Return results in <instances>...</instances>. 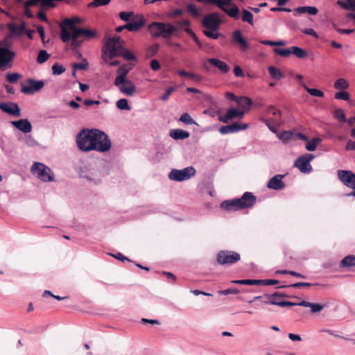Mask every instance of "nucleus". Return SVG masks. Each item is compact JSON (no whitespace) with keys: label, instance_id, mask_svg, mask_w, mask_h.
Listing matches in <instances>:
<instances>
[{"label":"nucleus","instance_id":"nucleus-1","mask_svg":"<svg viewBox=\"0 0 355 355\" xmlns=\"http://www.w3.org/2000/svg\"><path fill=\"white\" fill-rule=\"evenodd\" d=\"M94 129L83 128L76 137L77 146L83 152L92 151L96 148L94 145Z\"/></svg>","mask_w":355,"mask_h":355},{"label":"nucleus","instance_id":"nucleus-2","mask_svg":"<svg viewBox=\"0 0 355 355\" xmlns=\"http://www.w3.org/2000/svg\"><path fill=\"white\" fill-rule=\"evenodd\" d=\"M123 41L119 36H114L109 38L106 42L103 49L102 58L107 61V59H112L115 57L119 56L123 46H122Z\"/></svg>","mask_w":355,"mask_h":355},{"label":"nucleus","instance_id":"nucleus-3","mask_svg":"<svg viewBox=\"0 0 355 355\" xmlns=\"http://www.w3.org/2000/svg\"><path fill=\"white\" fill-rule=\"evenodd\" d=\"M31 172L42 182H51L55 180V175L53 171L43 163L34 162L31 166Z\"/></svg>","mask_w":355,"mask_h":355},{"label":"nucleus","instance_id":"nucleus-4","mask_svg":"<svg viewBox=\"0 0 355 355\" xmlns=\"http://www.w3.org/2000/svg\"><path fill=\"white\" fill-rule=\"evenodd\" d=\"M94 137L95 138L94 145L96 146V149L93 150L104 153L108 151L112 146L111 140L104 132L98 129H94Z\"/></svg>","mask_w":355,"mask_h":355},{"label":"nucleus","instance_id":"nucleus-5","mask_svg":"<svg viewBox=\"0 0 355 355\" xmlns=\"http://www.w3.org/2000/svg\"><path fill=\"white\" fill-rule=\"evenodd\" d=\"M150 27L153 28L154 37H162L164 38L171 37L176 31V27L172 24L162 22H154Z\"/></svg>","mask_w":355,"mask_h":355},{"label":"nucleus","instance_id":"nucleus-6","mask_svg":"<svg viewBox=\"0 0 355 355\" xmlns=\"http://www.w3.org/2000/svg\"><path fill=\"white\" fill-rule=\"evenodd\" d=\"M196 171L193 166H187L182 169H172L168 173V178L175 182H182L195 175Z\"/></svg>","mask_w":355,"mask_h":355},{"label":"nucleus","instance_id":"nucleus-7","mask_svg":"<svg viewBox=\"0 0 355 355\" xmlns=\"http://www.w3.org/2000/svg\"><path fill=\"white\" fill-rule=\"evenodd\" d=\"M207 3H213L216 5L220 9L225 12L229 17H232L235 19L240 18L239 9L234 5L231 8H228L227 6L231 4L232 0H205Z\"/></svg>","mask_w":355,"mask_h":355},{"label":"nucleus","instance_id":"nucleus-8","mask_svg":"<svg viewBox=\"0 0 355 355\" xmlns=\"http://www.w3.org/2000/svg\"><path fill=\"white\" fill-rule=\"evenodd\" d=\"M241 259L239 253L231 250H221L217 253L216 261L218 264L232 265Z\"/></svg>","mask_w":355,"mask_h":355},{"label":"nucleus","instance_id":"nucleus-9","mask_svg":"<svg viewBox=\"0 0 355 355\" xmlns=\"http://www.w3.org/2000/svg\"><path fill=\"white\" fill-rule=\"evenodd\" d=\"M338 176L344 185L353 189L352 192L345 193L344 196L345 197H355V174L351 171L339 170Z\"/></svg>","mask_w":355,"mask_h":355},{"label":"nucleus","instance_id":"nucleus-10","mask_svg":"<svg viewBox=\"0 0 355 355\" xmlns=\"http://www.w3.org/2000/svg\"><path fill=\"white\" fill-rule=\"evenodd\" d=\"M315 156L312 154L306 153L299 157L294 163L300 172L303 173H309L312 171V166L310 162L314 159Z\"/></svg>","mask_w":355,"mask_h":355},{"label":"nucleus","instance_id":"nucleus-11","mask_svg":"<svg viewBox=\"0 0 355 355\" xmlns=\"http://www.w3.org/2000/svg\"><path fill=\"white\" fill-rule=\"evenodd\" d=\"M221 21L217 12H212L207 15L202 19V26L211 31H218Z\"/></svg>","mask_w":355,"mask_h":355},{"label":"nucleus","instance_id":"nucleus-12","mask_svg":"<svg viewBox=\"0 0 355 355\" xmlns=\"http://www.w3.org/2000/svg\"><path fill=\"white\" fill-rule=\"evenodd\" d=\"M114 84L122 94L128 96H132L136 93L135 84L128 79H125L122 82L114 80Z\"/></svg>","mask_w":355,"mask_h":355},{"label":"nucleus","instance_id":"nucleus-13","mask_svg":"<svg viewBox=\"0 0 355 355\" xmlns=\"http://www.w3.org/2000/svg\"><path fill=\"white\" fill-rule=\"evenodd\" d=\"M60 38L63 42H68L71 40V46L73 49H78L81 45L78 38L74 37V32H70L66 27L61 26Z\"/></svg>","mask_w":355,"mask_h":355},{"label":"nucleus","instance_id":"nucleus-14","mask_svg":"<svg viewBox=\"0 0 355 355\" xmlns=\"http://www.w3.org/2000/svg\"><path fill=\"white\" fill-rule=\"evenodd\" d=\"M15 56V52L1 46V71L6 70L12 67V60Z\"/></svg>","mask_w":355,"mask_h":355},{"label":"nucleus","instance_id":"nucleus-15","mask_svg":"<svg viewBox=\"0 0 355 355\" xmlns=\"http://www.w3.org/2000/svg\"><path fill=\"white\" fill-rule=\"evenodd\" d=\"M236 199L239 209L251 207L256 202V196L250 192H245L241 198Z\"/></svg>","mask_w":355,"mask_h":355},{"label":"nucleus","instance_id":"nucleus-16","mask_svg":"<svg viewBox=\"0 0 355 355\" xmlns=\"http://www.w3.org/2000/svg\"><path fill=\"white\" fill-rule=\"evenodd\" d=\"M28 85L24 86L21 88V92L24 94H33L35 92H38L44 85L43 80H35L33 79H28Z\"/></svg>","mask_w":355,"mask_h":355},{"label":"nucleus","instance_id":"nucleus-17","mask_svg":"<svg viewBox=\"0 0 355 355\" xmlns=\"http://www.w3.org/2000/svg\"><path fill=\"white\" fill-rule=\"evenodd\" d=\"M248 127V125L246 123H243L241 125L239 124L236 122H234L230 125H223L219 128V132L222 135H227L230 133L237 132L240 130H245Z\"/></svg>","mask_w":355,"mask_h":355},{"label":"nucleus","instance_id":"nucleus-18","mask_svg":"<svg viewBox=\"0 0 355 355\" xmlns=\"http://www.w3.org/2000/svg\"><path fill=\"white\" fill-rule=\"evenodd\" d=\"M145 19L142 16L137 15L125 24V28L131 32H137L145 25Z\"/></svg>","mask_w":355,"mask_h":355},{"label":"nucleus","instance_id":"nucleus-19","mask_svg":"<svg viewBox=\"0 0 355 355\" xmlns=\"http://www.w3.org/2000/svg\"><path fill=\"white\" fill-rule=\"evenodd\" d=\"M1 111L15 117L21 116V110L19 107L17 103L13 102L1 103Z\"/></svg>","mask_w":355,"mask_h":355},{"label":"nucleus","instance_id":"nucleus-20","mask_svg":"<svg viewBox=\"0 0 355 355\" xmlns=\"http://www.w3.org/2000/svg\"><path fill=\"white\" fill-rule=\"evenodd\" d=\"M285 175H276L272 177L267 183V187L273 190H282L285 187L283 178Z\"/></svg>","mask_w":355,"mask_h":355},{"label":"nucleus","instance_id":"nucleus-21","mask_svg":"<svg viewBox=\"0 0 355 355\" xmlns=\"http://www.w3.org/2000/svg\"><path fill=\"white\" fill-rule=\"evenodd\" d=\"M10 123L14 127L24 133H29L32 131V125L26 119L12 121Z\"/></svg>","mask_w":355,"mask_h":355},{"label":"nucleus","instance_id":"nucleus-22","mask_svg":"<svg viewBox=\"0 0 355 355\" xmlns=\"http://www.w3.org/2000/svg\"><path fill=\"white\" fill-rule=\"evenodd\" d=\"M97 33L94 30L87 28H79L74 30V37L79 38L80 37H84L86 40H90L96 37Z\"/></svg>","mask_w":355,"mask_h":355},{"label":"nucleus","instance_id":"nucleus-23","mask_svg":"<svg viewBox=\"0 0 355 355\" xmlns=\"http://www.w3.org/2000/svg\"><path fill=\"white\" fill-rule=\"evenodd\" d=\"M232 40L234 43L239 45L242 50L245 51L248 49V44L247 41L245 40V38L243 37L240 30H236L234 31L232 34Z\"/></svg>","mask_w":355,"mask_h":355},{"label":"nucleus","instance_id":"nucleus-24","mask_svg":"<svg viewBox=\"0 0 355 355\" xmlns=\"http://www.w3.org/2000/svg\"><path fill=\"white\" fill-rule=\"evenodd\" d=\"M208 62L211 65L217 67L222 73H225L230 71V67L223 61L216 58H209Z\"/></svg>","mask_w":355,"mask_h":355},{"label":"nucleus","instance_id":"nucleus-25","mask_svg":"<svg viewBox=\"0 0 355 355\" xmlns=\"http://www.w3.org/2000/svg\"><path fill=\"white\" fill-rule=\"evenodd\" d=\"M80 22V19L78 17H73V18H67L63 20L61 26H63L64 27H66L70 32H74V30L79 29L78 28L76 27V24Z\"/></svg>","mask_w":355,"mask_h":355},{"label":"nucleus","instance_id":"nucleus-26","mask_svg":"<svg viewBox=\"0 0 355 355\" xmlns=\"http://www.w3.org/2000/svg\"><path fill=\"white\" fill-rule=\"evenodd\" d=\"M298 304L300 306L310 308L311 312L312 313H318L321 311L324 308V305L318 303H311L305 300H302L301 302H298Z\"/></svg>","mask_w":355,"mask_h":355},{"label":"nucleus","instance_id":"nucleus-27","mask_svg":"<svg viewBox=\"0 0 355 355\" xmlns=\"http://www.w3.org/2000/svg\"><path fill=\"white\" fill-rule=\"evenodd\" d=\"M220 208L228 211L239 210L236 198L223 201L220 203Z\"/></svg>","mask_w":355,"mask_h":355},{"label":"nucleus","instance_id":"nucleus-28","mask_svg":"<svg viewBox=\"0 0 355 355\" xmlns=\"http://www.w3.org/2000/svg\"><path fill=\"white\" fill-rule=\"evenodd\" d=\"M169 135L173 139H184L189 137L190 134L188 131L182 129H172L170 130Z\"/></svg>","mask_w":355,"mask_h":355},{"label":"nucleus","instance_id":"nucleus-29","mask_svg":"<svg viewBox=\"0 0 355 355\" xmlns=\"http://www.w3.org/2000/svg\"><path fill=\"white\" fill-rule=\"evenodd\" d=\"M294 11L297 14L308 13L311 15H315L318 12V10L315 6H300L294 9Z\"/></svg>","mask_w":355,"mask_h":355},{"label":"nucleus","instance_id":"nucleus-30","mask_svg":"<svg viewBox=\"0 0 355 355\" xmlns=\"http://www.w3.org/2000/svg\"><path fill=\"white\" fill-rule=\"evenodd\" d=\"M240 18L242 21L248 23L251 26L254 25L253 15L249 10L243 9L240 15Z\"/></svg>","mask_w":355,"mask_h":355},{"label":"nucleus","instance_id":"nucleus-31","mask_svg":"<svg viewBox=\"0 0 355 355\" xmlns=\"http://www.w3.org/2000/svg\"><path fill=\"white\" fill-rule=\"evenodd\" d=\"M130 68H128L125 65L121 66L118 69V76L116 77L114 80L118 82H122L127 78V74L128 73Z\"/></svg>","mask_w":355,"mask_h":355},{"label":"nucleus","instance_id":"nucleus-32","mask_svg":"<svg viewBox=\"0 0 355 355\" xmlns=\"http://www.w3.org/2000/svg\"><path fill=\"white\" fill-rule=\"evenodd\" d=\"M340 266L342 268H349L355 266V256L349 255L344 257L340 263Z\"/></svg>","mask_w":355,"mask_h":355},{"label":"nucleus","instance_id":"nucleus-33","mask_svg":"<svg viewBox=\"0 0 355 355\" xmlns=\"http://www.w3.org/2000/svg\"><path fill=\"white\" fill-rule=\"evenodd\" d=\"M321 142L322 139L319 137H313L311 140H307L305 148L308 151H314Z\"/></svg>","mask_w":355,"mask_h":355},{"label":"nucleus","instance_id":"nucleus-34","mask_svg":"<svg viewBox=\"0 0 355 355\" xmlns=\"http://www.w3.org/2000/svg\"><path fill=\"white\" fill-rule=\"evenodd\" d=\"M245 115V112L239 110L235 107H231L227 110V117L232 118V119L234 118L242 119Z\"/></svg>","mask_w":355,"mask_h":355},{"label":"nucleus","instance_id":"nucleus-35","mask_svg":"<svg viewBox=\"0 0 355 355\" xmlns=\"http://www.w3.org/2000/svg\"><path fill=\"white\" fill-rule=\"evenodd\" d=\"M337 4L345 10H355V0L338 1Z\"/></svg>","mask_w":355,"mask_h":355},{"label":"nucleus","instance_id":"nucleus-36","mask_svg":"<svg viewBox=\"0 0 355 355\" xmlns=\"http://www.w3.org/2000/svg\"><path fill=\"white\" fill-rule=\"evenodd\" d=\"M236 102L240 107L247 109H249L252 103V100L246 96H241L238 98Z\"/></svg>","mask_w":355,"mask_h":355},{"label":"nucleus","instance_id":"nucleus-37","mask_svg":"<svg viewBox=\"0 0 355 355\" xmlns=\"http://www.w3.org/2000/svg\"><path fill=\"white\" fill-rule=\"evenodd\" d=\"M268 71L269 72L270 76L277 80H279L282 78V73L281 71L279 69L276 68L275 67H268Z\"/></svg>","mask_w":355,"mask_h":355},{"label":"nucleus","instance_id":"nucleus-38","mask_svg":"<svg viewBox=\"0 0 355 355\" xmlns=\"http://www.w3.org/2000/svg\"><path fill=\"white\" fill-rule=\"evenodd\" d=\"M292 52L297 58L302 59L307 57V53L303 49L298 46H292Z\"/></svg>","mask_w":355,"mask_h":355},{"label":"nucleus","instance_id":"nucleus-39","mask_svg":"<svg viewBox=\"0 0 355 355\" xmlns=\"http://www.w3.org/2000/svg\"><path fill=\"white\" fill-rule=\"evenodd\" d=\"M279 295L280 293L276 292L272 294L266 295V298L268 300V302H270V304L278 306V304L276 303H281L282 302L279 300Z\"/></svg>","mask_w":355,"mask_h":355},{"label":"nucleus","instance_id":"nucleus-40","mask_svg":"<svg viewBox=\"0 0 355 355\" xmlns=\"http://www.w3.org/2000/svg\"><path fill=\"white\" fill-rule=\"evenodd\" d=\"M349 84L345 78H339L334 83V87L336 89H347Z\"/></svg>","mask_w":355,"mask_h":355},{"label":"nucleus","instance_id":"nucleus-41","mask_svg":"<svg viewBox=\"0 0 355 355\" xmlns=\"http://www.w3.org/2000/svg\"><path fill=\"white\" fill-rule=\"evenodd\" d=\"M302 86L304 87V88L306 90V92L311 96H317V97H324V94L323 92L318 89H315V88H309L306 87V85L304 83H302Z\"/></svg>","mask_w":355,"mask_h":355},{"label":"nucleus","instance_id":"nucleus-42","mask_svg":"<svg viewBox=\"0 0 355 355\" xmlns=\"http://www.w3.org/2000/svg\"><path fill=\"white\" fill-rule=\"evenodd\" d=\"M116 105L118 109L121 110H130L128 101L126 98H121L116 101Z\"/></svg>","mask_w":355,"mask_h":355},{"label":"nucleus","instance_id":"nucleus-43","mask_svg":"<svg viewBox=\"0 0 355 355\" xmlns=\"http://www.w3.org/2000/svg\"><path fill=\"white\" fill-rule=\"evenodd\" d=\"M50 58V54L46 50H40L37 57V62L39 64L44 63Z\"/></svg>","mask_w":355,"mask_h":355},{"label":"nucleus","instance_id":"nucleus-44","mask_svg":"<svg viewBox=\"0 0 355 355\" xmlns=\"http://www.w3.org/2000/svg\"><path fill=\"white\" fill-rule=\"evenodd\" d=\"M119 56H122L127 60L134 61L137 60L136 56L130 51H128L125 48L122 49Z\"/></svg>","mask_w":355,"mask_h":355},{"label":"nucleus","instance_id":"nucleus-45","mask_svg":"<svg viewBox=\"0 0 355 355\" xmlns=\"http://www.w3.org/2000/svg\"><path fill=\"white\" fill-rule=\"evenodd\" d=\"M177 73L179 76L182 77H188L189 78L194 79L197 81L201 80V77L200 76L193 73L187 72L184 70H180Z\"/></svg>","mask_w":355,"mask_h":355},{"label":"nucleus","instance_id":"nucleus-46","mask_svg":"<svg viewBox=\"0 0 355 355\" xmlns=\"http://www.w3.org/2000/svg\"><path fill=\"white\" fill-rule=\"evenodd\" d=\"M273 51L275 54L279 55L283 57H288L291 54H293L292 46L288 49H284L275 48L273 49Z\"/></svg>","mask_w":355,"mask_h":355},{"label":"nucleus","instance_id":"nucleus-47","mask_svg":"<svg viewBox=\"0 0 355 355\" xmlns=\"http://www.w3.org/2000/svg\"><path fill=\"white\" fill-rule=\"evenodd\" d=\"M277 137L279 139L282 140L284 142H286L289 141L293 137V132L291 131H283L277 134Z\"/></svg>","mask_w":355,"mask_h":355},{"label":"nucleus","instance_id":"nucleus-48","mask_svg":"<svg viewBox=\"0 0 355 355\" xmlns=\"http://www.w3.org/2000/svg\"><path fill=\"white\" fill-rule=\"evenodd\" d=\"M134 17H136V16L135 15L134 12L132 11H130V12L123 11L119 13L120 19L124 21H127L128 23L130 22Z\"/></svg>","mask_w":355,"mask_h":355},{"label":"nucleus","instance_id":"nucleus-49","mask_svg":"<svg viewBox=\"0 0 355 355\" xmlns=\"http://www.w3.org/2000/svg\"><path fill=\"white\" fill-rule=\"evenodd\" d=\"M231 283L243 285H258V279L232 280Z\"/></svg>","mask_w":355,"mask_h":355},{"label":"nucleus","instance_id":"nucleus-50","mask_svg":"<svg viewBox=\"0 0 355 355\" xmlns=\"http://www.w3.org/2000/svg\"><path fill=\"white\" fill-rule=\"evenodd\" d=\"M51 69L52 73L56 76L60 75L65 71V68L62 65L60 64L58 62H55L52 66Z\"/></svg>","mask_w":355,"mask_h":355},{"label":"nucleus","instance_id":"nucleus-51","mask_svg":"<svg viewBox=\"0 0 355 355\" xmlns=\"http://www.w3.org/2000/svg\"><path fill=\"white\" fill-rule=\"evenodd\" d=\"M180 121L187 125L196 124V121L192 119L188 113H184L181 115Z\"/></svg>","mask_w":355,"mask_h":355},{"label":"nucleus","instance_id":"nucleus-52","mask_svg":"<svg viewBox=\"0 0 355 355\" xmlns=\"http://www.w3.org/2000/svg\"><path fill=\"white\" fill-rule=\"evenodd\" d=\"M266 112L267 116H282L281 111L273 106L268 107Z\"/></svg>","mask_w":355,"mask_h":355},{"label":"nucleus","instance_id":"nucleus-53","mask_svg":"<svg viewBox=\"0 0 355 355\" xmlns=\"http://www.w3.org/2000/svg\"><path fill=\"white\" fill-rule=\"evenodd\" d=\"M184 31L193 40V41L199 47H202L200 41L198 38L196 33L189 27L185 28Z\"/></svg>","mask_w":355,"mask_h":355},{"label":"nucleus","instance_id":"nucleus-54","mask_svg":"<svg viewBox=\"0 0 355 355\" xmlns=\"http://www.w3.org/2000/svg\"><path fill=\"white\" fill-rule=\"evenodd\" d=\"M216 31H211V30L209 29L207 31H204L203 33L207 37H208L211 39L216 40L218 37L222 36L221 33L216 32Z\"/></svg>","mask_w":355,"mask_h":355},{"label":"nucleus","instance_id":"nucleus-55","mask_svg":"<svg viewBox=\"0 0 355 355\" xmlns=\"http://www.w3.org/2000/svg\"><path fill=\"white\" fill-rule=\"evenodd\" d=\"M334 117L340 121L344 122L346 121V116L344 111L341 109H337L334 113Z\"/></svg>","mask_w":355,"mask_h":355},{"label":"nucleus","instance_id":"nucleus-56","mask_svg":"<svg viewBox=\"0 0 355 355\" xmlns=\"http://www.w3.org/2000/svg\"><path fill=\"white\" fill-rule=\"evenodd\" d=\"M21 77V75L18 73H7L6 75V79L10 83H16Z\"/></svg>","mask_w":355,"mask_h":355},{"label":"nucleus","instance_id":"nucleus-57","mask_svg":"<svg viewBox=\"0 0 355 355\" xmlns=\"http://www.w3.org/2000/svg\"><path fill=\"white\" fill-rule=\"evenodd\" d=\"M279 284L277 279H258V285L272 286Z\"/></svg>","mask_w":355,"mask_h":355},{"label":"nucleus","instance_id":"nucleus-58","mask_svg":"<svg viewBox=\"0 0 355 355\" xmlns=\"http://www.w3.org/2000/svg\"><path fill=\"white\" fill-rule=\"evenodd\" d=\"M55 0H40L41 7L42 8H50L55 6Z\"/></svg>","mask_w":355,"mask_h":355},{"label":"nucleus","instance_id":"nucleus-59","mask_svg":"<svg viewBox=\"0 0 355 355\" xmlns=\"http://www.w3.org/2000/svg\"><path fill=\"white\" fill-rule=\"evenodd\" d=\"M159 49V44H154L148 49V55L151 57L157 54Z\"/></svg>","mask_w":355,"mask_h":355},{"label":"nucleus","instance_id":"nucleus-60","mask_svg":"<svg viewBox=\"0 0 355 355\" xmlns=\"http://www.w3.org/2000/svg\"><path fill=\"white\" fill-rule=\"evenodd\" d=\"M335 98L338 100L348 101L349 99V94L347 92L341 91L336 93Z\"/></svg>","mask_w":355,"mask_h":355},{"label":"nucleus","instance_id":"nucleus-61","mask_svg":"<svg viewBox=\"0 0 355 355\" xmlns=\"http://www.w3.org/2000/svg\"><path fill=\"white\" fill-rule=\"evenodd\" d=\"M261 120H268L270 122V124H276L281 125L282 123V116H267V118H263Z\"/></svg>","mask_w":355,"mask_h":355},{"label":"nucleus","instance_id":"nucleus-62","mask_svg":"<svg viewBox=\"0 0 355 355\" xmlns=\"http://www.w3.org/2000/svg\"><path fill=\"white\" fill-rule=\"evenodd\" d=\"M261 121L268 128V129L273 133L277 132V128L280 125H276V124H270V121L268 120H261Z\"/></svg>","mask_w":355,"mask_h":355},{"label":"nucleus","instance_id":"nucleus-63","mask_svg":"<svg viewBox=\"0 0 355 355\" xmlns=\"http://www.w3.org/2000/svg\"><path fill=\"white\" fill-rule=\"evenodd\" d=\"M239 291L236 288H230L225 290H221L218 291V293L220 295H226L229 294H238Z\"/></svg>","mask_w":355,"mask_h":355},{"label":"nucleus","instance_id":"nucleus-64","mask_svg":"<svg viewBox=\"0 0 355 355\" xmlns=\"http://www.w3.org/2000/svg\"><path fill=\"white\" fill-rule=\"evenodd\" d=\"M73 69L86 70L88 68V63L85 59L83 60L82 63H74L73 64Z\"/></svg>","mask_w":355,"mask_h":355}]
</instances>
